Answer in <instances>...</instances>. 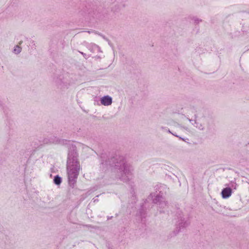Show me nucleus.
Listing matches in <instances>:
<instances>
[{
	"label": "nucleus",
	"mask_w": 249,
	"mask_h": 249,
	"mask_svg": "<svg viewBox=\"0 0 249 249\" xmlns=\"http://www.w3.org/2000/svg\"><path fill=\"white\" fill-rule=\"evenodd\" d=\"M21 52V48L18 46H16L14 49V52L16 53H19Z\"/></svg>",
	"instance_id": "8"
},
{
	"label": "nucleus",
	"mask_w": 249,
	"mask_h": 249,
	"mask_svg": "<svg viewBox=\"0 0 249 249\" xmlns=\"http://www.w3.org/2000/svg\"><path fill=\"white\" fill-rule=\"evenodd\" d=\"M62 182V178L58 175H56L54 177L53 179V182L56 185H60Z\"/></svg>",
	"instance_id": "7"
},
{
	"label": "nucleus",
	"mask_w": 249,
	"mask_h": 249,
	"mask_svg": "<svg viewBox=\"0 0 249 249\" xmlns=\"http://www.w3.org/2000/svg\"><path fill=\"white\" fill-rule=\"evenodd\" d=\"M82 55H83L84 56L86 55V54L85 53H83L82 52H80Z\"/></svg>",
	"instance_id": "12"
},
{
	"label": "nucleus",
	"mask_w": 249,
	"mask_h": 249,
	"mask_svg": "<svg viewBox=\"0 0 249 249\" xmlns=\"http://www.w3.org/2000/svg\"><path fill=\"white\" fill-rule=\"evenodd\" d=\"M69 152L67 160V170L69 185L73 188L82 169L78 159V155L76 146L73 144L68 145Z\"/></svg>",
	"instance_id": "2"
},
{
	"label": "nucleus",
	"mask_w": 249,
	"mask_h": 249,
	"mask_svg": "<svg viewBox=\"0 0 249 249\" xmlns=\"http://www.w3.org/2000/svg\"><path fill=\"white\" fill-rule=\"evenodd\" d=\"M178 221L177 224V232L180 231L187 227L190 224V219L188 216H184L181 211L177 212Z\"/></svg>",
	"instance_id": "3"
},
{
	"label": "nucleus",
	"mask_w": 249,
	"mask_h": 249,
	"mask_svg": "<svg viewBox=\"0 0 249 249\" xmlns=\"http://www.w3.org/2000/svg\"><path fill=\"white\" fill-rule=\"evenodd\" d=\"M162 188H166V186L165 185L161 186L160 189H162Z\"/></svg>",
	"instance_id": "11"
},
{
	"label": "nucleus",
	"mask_w": 249,
	"mask_h": 249,
	"mask_svg": "<svg viewBox=\"0 0 249 249\" xmlns=\"http://www.w3.org/2000/svg\"><path fill=\"white\" fill-rule=\"evenodd\" d=\"M112 218V216H107V220L111 219Z\"/></svg>",
	"instance_id": "10"
},
{
	"label": "nucleus",
	"mask_w": 249,
	"mask_h": 249,
	"mask_svg": "<svg viewBox=\"0 0 249 249\" xmlns=\"http://www.w3.org/2000/svg\"><path fill=\"white\" fill-rule=\"evenodd\" d=\"M237 184L235 182H231V186L232 188H234V189H236Z\"/></svg>",
	"instance_id": "9"
},
{
	"label": "nucleus",
	"mask_w": 249,
	"mask_h": 249,
	"mask_svg": "<svg viewBox=\"0 0 249 249\" xmlns=\"http://www.w3.org/2000/svg\"><path fill=\"white\" fill-rule=\"evenodd\" d=\"M112 102V98L108 95L105 96L101 99V103L106 106L110 105Z\"/></svg>",
	"instance_id": "5"
},
{
	"label": "nucleus",
	"mask_w": 249,
	"mask_h": 249,
	"mask_svg": "<svg viewBox=\"0 0 249 249\" xmlns=\"http://www.w3.org/2000/svg\"><path fill=\"white\" fill-rule=\"evenodd\" d=\"M97 201V199H94V201Z\"/></svg>",
	"instance_id": "13"
},
{
	"label": "nucleus",
	"mask_w": 249,
	"mask_h": 249,
	"mask_svg": "<svg viewBox=\"0 0 249 249\" xmlns=\"http://www.w3.org/2000/svg\"><path fill=\"white\" fill-rule=\"evenodd\" d=\"M100 158L103 166H109L113 168L112 172L116 178L125 182L130 180L129 177L132 175L133 169L126 162L124 156L115 153L109 157L107 153H103Z\"/></svg>",
	"instance_id": "1"
},
{
	"label": "nucleus",
	"mask_w": 249,
	"mask_h": 249,
	"mask_svg": "<svg viewBox=\"0 0 249 249\" xmlns=\"http://www.w3.org/2000/svg\"><path fill=\"white\" fill-rule=\"evenodd\" d=\"M232 191L231 188L226 187L224 188L222 192L221 195L223 198H227L229 197L231 195Z\"/></svg>",
	"instance_id": "6"
},
{
	"label": "nucleus",
	"mask_w": 249,
	"mask_h": 249,
	"mask_svg": "<svg viewBox=\"0 0 249 249\" xmlns=\"http://www.w3.org/2000/svg\"><path fill=\"white\" fill-rule=\"evenodd\" d=\"M163 195V193L160 190V194L157 195L154 198H153V202L157 204L160 208H165L167 206V202L165 201Z\"/></svg>",
	"instance_id": "4"
}]
</instances>
